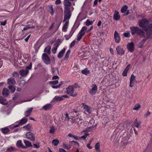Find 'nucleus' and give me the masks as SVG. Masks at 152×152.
I'll return each mask as SVG.
<instances>
[{
  "instance_id": "052dcab7",
  "label": "nucleus",
  "mask_w": 152,
  "mask_h": 152,
  "mask_svg": "<svg viewBox=\"0 0 152 152\" xmlns=\"http://www.w3.org/2000/svg\"><path fill=\"white\" fill-rule=\"evenodd\" d=\"M141 124V122H139L136 123L135 126L137 128H139Z\"/></svg>"
},
{
  "instance_id": "2eb2a0df",
  "label": "nucleus",
  "mask_w": 152,
  "mask_h": 152,
  "mask_svg": "<svg viewBox=\"0 0 152 152\" xmlns=\"http://www.w3.org/2000/svg\"><path fill=\"white\" fill-rule=\"evenodd\" d=\"M53 107V105L50 104H47L44 106L42 109L45 110H51Z\"/></svg>"
},
{
  "instance_id": "f3484780",
  "label": "nucleus",
  "mask_w": 152,
  "mask_h": 152,
  "mask_svg": "<svg viewBox=\"0 0 152 152\" xmlns=\"http://www.w3.org/2000/svg\"><path fill=\"white\" fill-rule=\"evenodd\" d=\"M10 91L9 90L6 88H4L2 91V94L4 97H7L9 95Z\"/></svg>"
},
{
  "instance_id": "1a4fd4ad",
  "label": "nucleus",
  "mask_w": 152,
  "mask_h": 152,
  "mask_svg": "<svg viewBox=\"0 0 152 152\" xmlns=\"http://www.w3.org/2000/svg\"><path fill=\"white\" fill-rule=\"evenodd\" d=\"M127 47L128 50L130 52H132L134 50V45L133 42L128 43Z\"/></svg>"
},
{
  "instance_id": "58836bf2",
  "label": "nucleus",
  "mask_w": 152,
  "mask_h": 152,
  "mask_svg": "<svg viewBox=\"0 0 152 152\" xmlns=\"http://www.w3.org/2000/svg\"><path fill=\"white\" fill-rule=\"evenodd\" d=\"M13 86H9L8 87V88L11 91L12 93L14 92L15 90V88Z\"/></svg>"
},
{
  "instance_id": "a18cd8bd",
  "label": "nucleus",
  "mask_w": 152,
  "mask_h": 152,
  "mask_svg": "<svg viewBox=\"0 0 152 152\" xmlns=\"http://www.w3.org/2000/svg\"><path fill=\"white\" fill-rule=\"evenodd\" d=\"M58 80H56L54 81H50L49 82V84L51 85H55L58 84Z\"/></svg>"
},
{
  "instance_id": "6e6552de",
  "label": "nucleus",
  "mask_w": 152,
  "mask_h": 152,
  "mask_svg": "<svg viewBox=\"0 0 152 152\" xmlns=\"http://www.w3.org/2000/svg\"><path fill=\"white\" fill-rule=\"evenodd\" d=\"M26 136V138L32 141H34L35 140V139L34 135L31 132H27Z\"/></svg>"
},
{
  "instance_id": "4be33fe9",
  "label": "nucleus",
  "mask_w": 152,
  "mask_h": 152,
  "mask_svg": "<svg viewBox=\"0 0 152 152\" xmlns=\"http://www.w3.org/2000/svg\"><path fill=\"white\" fill-rule=\"evenodd\" d=\"M0 103L2 104L6 105L7 104V102L6 99L0 96Z\"/></svg>"
},
{
  "instance_id": "dca6fc26",
  "label": "nucleus",
  "mask_w": 152,
  "mask_h": 152,
  "mask_svg": "<svg viewBox=\"0 0 152 152\" xmlns=\"http://www.w3.org/2000/svg\"><path fill=\"white\" fill-rule=\"evenodd\" d=\"M120 16L119 15V12L115 10V11L113 17L114 19L115 20H118L120 19Z\"/></svg>"
},
{
  "instance_id": "338daca9",
  "label": "nucleus",
  "mask_w": 152,
  "mask_h": 152,
  "mask_svg": "<svg viewBox=\"0 0 152 152\" xmlns=\"http://www.w3.org/2000/svg\"><path fill=\"white\" fill-rule=\"evenodd\" d=\"M54 24V23H53L50 26V27H49V30H50L52 29V28L53 27Z\"/></svg>"
},
{
  "instance_id": "49530a36",
  "label": "nucleus",
  "mask_w": 152,
  "mask_h": 152,
  "mask_svg": "<svg viewBox=\"0 0 152 152\" xmlns=\"http://www.w3.org/2000/svg\"><path fill=\"white\" fill-rule=\"evenodd\" d=\"M140 105H139V104L136 105L134 106V107L133 108V110H137L139 109L140 108Z\"/></svg>"
},
{
  "instance_id": "f03ea898",
  "label": "nucleus",
  "mask_w": 152,
  "mask_h": 152,
  "mask_svg": "<svg viewBox=\"0 0 152 152\" xmlns=\"http://www.w3.org/2000/svg\"><path fill=\"white\" fill-rule=\"evenodd\" d=\"M65 119L68 121H71L72 124H77L79 126H82V124H84V123L82 121L79 123V122L82 121V119L81 118L79 117L77 115L76 116H71V117H68Z\"/></svg>"
},
{
  "instance_id": "aec40b11",
  "label": "nucleus",
  "mask_w": 152,
  "mask_h": 152,
  "mask_svg": "<svg viewBox=\"0 0 152 152\" xmlns=\"http://www.w3.org/2000/svg\"><path fill=\"white\" fill-rule=\"evenodd\" d=\"M16 145L19 148H27L26 146L23 145L21 140H18L17 142Z\"/></svg>"
},
{
  "instance_id": "393cba45",
  "label": "nucleus",
  "mask_w": 152,
  "mask_h": 152,
  "mask_svg": "<svg viewBox=\"0 0 152 152\" xmlns=\"http://www.w3.org/2000/svg\"><path fill=\"white\" fill-rule=\"evenodd\" d=\"M130 65L129 64L126 68L122 73V75L124 76H126L127 75V73L129 69Z\"/></svg>"
},
{
  "instance_id": "7c9ffc66",
  "label": "nucleus",
  "mask_w": 152,
  "mask_h": 152,
  "mask_svg": "<svg viewBox=\"0 0 152 152\" xmlns=\"http://www.w3.org/2000/svg\"><path fill=\"white\" fill-rule=\"evenodd\" d=\"M87 28L86 26H83L80 31V34H81L83 35H84L86 33V31L87 30Z\"/></svg>"
},
{
  "instance_id": "a211bd4d",
  "label": "nucleus",
  "mask_w": 152,
  "mask_h": 152,
  "mask_svg": "<svg viewBox=\"0 0 152 152\" xmlns=\"http://www.w3.org/2000/svg\"><path fill=\"white\" fill-rule=\"evenodd\" d=\"M28 71L26 69L25 70H21L19 71V73L22 76L24 77L26 76L27 74L28 73Z\"/></svg>"
},
{
  "instance_id": "ea45409f",
  "label": "nucleus",
  "mask_w": 152,
  "mask_h": 152,
  "mask_svg": "<svg viewBox=\"0 0 152 152\" xmlns=\"http://www.w3.org/2000/svg\"><path fill=\"white\" fill-rule=\"evenodd\" d=\"M59 143V141L57 139H54L52 141V143L53 145L55 146H56L58 145Z\"/></svg>"
},
{
  "instance_id": "b1692460",
  "label": "nucleus",
  "mask_w": 152,
  "mask_h": 152,
  "mask_svg": "<svg viewBox=\"0 0 152 152\" xmlns=\"http://www.w3.org/2000/svg\"><path fill=\"white\" fill-rule=\"evenodd\" d=\"M65 48H64L63 49L61 50V51H60L59 53L58 54V58H61L63 57V55L65 53Z\"/></svg>"
},
{
  "instance_id": "c9c22d12",
  "label": "nucleus",
  "mask_w": 152,
  "mask_h": 152,
  "mask_svg": "<svg viewBox=\"0 0 152 152\" xmlns=\"http://www.w3.org/2000/svg\"><path fill=\"white\" fill-rule=\"evenodd\" d=\"M1 131L4 134H6L9 132V129L7 128H5L2 129Z\"/></svg>"
},
{
  "instance_id": "09e8293b",
  "label": "nucleus",
  "mask_w": 152,
  "mask_h": 152,
  "mask_svg": "<svg viewBox=\"0 0 152 152\" xmlns=\"http://www.w3.org/2000/svg\"><path fill=\"white\" fill-rule=\"evenodd\" d=\"M19 96V94L15 93L14 94V96L12 98V99L13 100H15Z\"/></svg>"
},
{
  "instance_id": "c85d7f7f",
  "label": "nucleus",
  "mask_w": 152,
  "mask_h": 152,
  "mask_svg": "<svg viewBox=\"0 0 152 152\" xmlns=\"http://www.w3.org/2000/svg\"><path fill=\"white\" fill-rule=\"evenodd\" d=\"M64 99L62 96L60 97L57 96H56L53 99L54 101H59Z\"/></svg>"
},
{
  "instance_id": "ddd939ff",
  "label": "nucleus",
  "mask_w": 152,
  "mask_h": 152,
  "mask_svg": "<svg viewBox=\"0 0 152 152\" xmlns=\"http://www.w3.org/2000/svg\"><path fill=\"white\" fill-rule=\"evenodd\" d=\"M117 53L119 55L122 56L124 53V49L119 46H118L116 48Z\"/></svg>"
},
{
  "instance_id": "5701e85b",
  "label": "nucleus",
  "mask_w": 152,
  "mask_h": 152,
  "mask_svg": "<svg viewBox=\"0 0 152 152\" xmlns=\"http://www.w3.org/2000/svg\"><path fill=\"white\" fill-rule=\"evenodd\" d=\"M58 45V43L57 42H56L54 44V47L53 48L52 50V52L53 53H56Z\"/></svg>"
},
{
  "instance_id": "13d9d810",
  "label": "nucleus",
  "mask_w": 152,
  "mask_h": 152,
  "mask_svg": "<svg viewBox=\"0 0 152 152\" xmlns=\"http://www.w3.org/2000/svg\"><path fill=\"white\" fill-rule=\"evenodd\" d=\"M89 135V134H86L85 135L82 136L80 137V139H83V140H85L87 136Z\"/></svg>"
},
{
  "instance_id": "de8ad7c7",
  "label": "nucleus",
  "mask_w": 152,
  "mask_h": 152,
  "mask_svg": "<svg viewBox=\"0 0 152 152\" xmlns=\"http://www.w3.org/2000/svg\"><path fill=\"white\" fill-rule=\"evenodd\" d=\"M63 147L64 148H66L68 149H69L71 148L70 145H66L64 143L63 144Z\"/></svg>"
},
{
  "instance_id": "0e129e2a",
  "label": "nucleus",
  "mask_w": 152,
  "mask_h": 152,
  "mask_svg": "<svg viewBox=\"0 0 152 152\" xmlns=\"http://www.w3.org/2000/svg\"><path fill=\"white\" fill-rule=\"evenodd\" d=\"M73 138L76 140H79L80 139V137L75 135H74Z\"/></svg>"
},
{
  "instance_id": "680f3d73",
  "label": "nucleus",
  "mask_w": 152,
  "mask_h": 152,
  "mask_svg": "<svg viewBox=\"0 0 152 152\" xmlns=\"http://www.w3.org/2000/svg\"><path fill=\"white\" fill-rule=\"evenodd\" d=\"M29 29V26H26V27H24L23 29L22 30V31H25V30H28V29Z\"/></svg>"
},
{
  "instance_id": "79ce46f5",
  "label": "nucleus",
  "mask_w": 152,
  "mask_h": 152,
  "mask_svg": "<svg viewBox=\"0 0 152 152\" xmlns=\"http://www.w3.org/2000/svg\"><path fill=\"white\" fill-rule=\"evenodd\" d=\"M128 8V7L127 5H124L121 9V12L122 13H124L126 12Z\"/></svg>"
},
{
  "instance_id": "a19ab883",
  "label": "nucleus",
  "mask_w": 152,
  "mask_h": 152,
  "mask_svg": "<svg viewBox=\"0 0 152 152\" xmlns=\"http://www.w3.org/2000/svg\"><path fill=\"white\" fill-rule=\"evenodd\" d=\"M23 129L26 128L28 131H31V126L29 124H28L26 126H23Z\"/></svg>"
},
{
  "instance_id": "5fc2aeb1",
  "label": "nucleus",
  "mask_w": 152,
  "mask_h": 152,
  "mask_svg": "<svg viewBox=\"0 0 152 152\" xmlns=\"http://www.w3.org/2000/svg\"><path fill=\"white\" fill-rule=\"evenodd\" d=\"M76 41L75 40L73 41L71 43L70 45V47H72L75 45Z\"/></svg>"
},
{
  "instance_id": "473e14b6",
  "label": "nucleus",
  "mask_w": 152,
  "mask_h": 152,
  "mask_svg": "<svg viewBox=\"0 0 152 152\" xmlns=\"http://www.w3.org/2000/svg\"><path fill=\"white\" fill-rule=\"evenodd\" d=\"M83 108L88 113H91L90 107H89L87 105H84L83 106Z\"/></svg>"
},
{
  "instance_id": "bb28decb",
  "label": "nucleus",
  "mask_w": 152,
  "mask_h": 152,
  "mask_svg": "<svg viewBox=\"0 0 152 152\" xmlns=\"http://www.w3.org/2000/svg\"><path fill=\"white\" fill-rule=\"evenodd\" d=\"M68 25L69 22L68 21H66L63 26L62 29L64 32H66L67 31Z\"/></svg>"
},
{
  "instance_id": "9d476101",
  "label": "nucleus",
  "mask_w": 152,
  "mask_h": 152,
  "mask_svg": "<svg viewBox=\"0 0 152 152\" xmlns=\"http://www.w3.org/2000/svg\"><path fill=\"white\" fill-rule=\"evenodd\" d=\"M114 38L115 41L117 43H119L120 41V37L118 33L115 31L114 34Z\"/></svg>"
},
{
  "instance_id": "4d7b16f0",
  "label": "nucleus",
  "mask_w": 152,
  "mask_h": 152,
  "mask_svg": "<svg viewBox=\"0 0 152 152\" xmlns=\"http://www.w3.org/2000/svg\"><path fill=\"white\" fill-rule=\"evenodd\" d=\"M32 64L31 63L29 65V66H26V70H27V69H29V70H30L31 69V68H32Z\"/></svg>"
},
{
  "instance_id": "864d4df0",
  "label": "nucleus",
  "mask_w": 152,
  "mask_h": 152,
  "mask_svg": "<svg viewBox=\"0 0 152 152\" xmlns=\"http://www.w3.org/2000/svg\"><path fill=\"white\" fill-rule=\"evenodd\" d=\"M14 150V148L12 147L8 148L7 150V152H11Z\"/></svg>"
},
{
  "instance_id": "7ed1b4c3",
  "label": "nucleus",
  "mask_w": 152,
  "mask_h": 152,
  "mask_svg": "<svg viewBox=\"0 0 152 152\" xmlns=\"http://www.w3.org/2000/svg\"><path fill=\"white\" fill-rule=\"evenodd\" d=\"M148 21L145 18L142 19L140 21L139 23V25L140 27L142 28H145L144 30L146 31V29H149L151 26V30L152 32V26L151 24L148 25Z\"/></svg>"
},
{
  "instance_id": "6e6d98bb",
  "label": "nucleus",
  "mask_w": 152,
  "mask_h": 152,
  "mask_svg": "<svg viewBox=\"0 0 152 152\" xmlns=\"http://www.w3.org/2000/svg\"><path fill=\"white\" fill-rule=\"evenodd\" d=\"M7 22V20H5L3 22L1 21L0 22L1 25L2 26H5Z\"/></svg>"
},
{
  "instance_id": "423d86ee",
  "label": "nucleus",
  "mask_w": 152,
  "mask_h": 152,
  "mask_svg": "<svg viewBox=\"0 0 152 152\" xmlns=\"http://www.w3.org/2000/svg\"><path fill=\"white\" fill-rule=\"evenodd\" d=\"M42 59L44 62L46 64H49L50 63V58L46 53H43L42 56Z\"/></svg>"
},
{
  "instance_id": "0eeeda50",
  "label": "nucleus",
  "mask_w": 152,
  "mask_h": 152,
  "mask_svg": "<svg viewBox=\"0 0 152 152\" xmlns=\"http://www.w3.org/2000/svg\"><path fill=\"white\" fill-rule=\"evenodd\" d=\"M66 90L67 93L71 96H75L77 95V94L76 93H74V90L73 86H69L66 88Z\"/></svg>"
},
{
  "instance_id": "e433bc0d",
  "label": "nucleus",
  "mask_w": 152,
  "mask_h": 152,
  "mask_svg": "<svg viewBox=\"0 0 152 152\" xmlns=\"http://www.w3.org/2000/svg\"><path fill=\"white\" fill-rule=\"evenodd\" d=\"M82 73L85 75H87L89 73V71L88 70V69L86 68L82 71Z\"/></svg>"
},
{
  "instance_id": "4468645a",
  "label": "nucleus",
  "mask_w": 152,
  "mask_h": 152,
  "mask_svg": "<svg viewBox=\"0 0 152 152\" xmlns=\"http://www.w3.org/2000/svg\"><path fill=\"white\" fill-rule=\"evenodd\" d=\"M7 84L9 86L14 85L16 83L14 78L10 77L7 80Z\"/></svg>"
},
{
  "instance_id": "bf43d9fd",
  "label": "nucleus",
  "mask_w": 152,
  "mask_h": 152,
  "mask_svg": "<svg viewBox=\"0 0 152 152\" xmlns=\"http://www.w3.org/2000/svg\"><path fill=\"white\" fill-rule=\"evenodd\" d=\"M83 35L81 34H80L78 36L77 38V40L78 41H80V39L82 38L83 36Z\"/></svg>"
},
{
  "instance_id": "39448f33",
  "label": "nucleus",
  "mask_w": 152,
  "mask_h": 152,
  "mask_svg": "<svg viewBox=\"0 0 152 152\" xmlns=\"http://www.w3.org/2000/svg\"><path fill=\"white\" fill-rule=\"evenodd\" d=\"M64 18L63 22L69 20L71 16L70 9L69 7H65L64 10Z\"/></svg>"
},
{
  "instance_id": "c756f323",
  "label": "nucleus",
  "mask_w": 152,
  "mask_h": 152,
  "mask_svg": "<svg viewBox=\"0 0 152 152\" xmlns=\"http://www.w3.org/2000/svg\"><path fill=\"white\" fill-rule=\"evenodd\" d=\"M100 143L99 142L96 143L95 145V148L96 152H100Z\"/></svg>"
},
{
  "instance_id": "4c0bfd02",
  "label": "nucleus",
  "mask_w": 152,
  "mask_h": 152,
  "mask_svg": "<svg viewBox=\"0 0 152 152\" xmlns=\"http://www.w3.org/2000/svg\"><path fill=\"white\" fill-rule=\"evenodd\" d=\"M94 20L91 21L89 20L88 19L85 22V24L86 26H89L90 25H91L93 24Z\"/></svg>"
},
{
  "instance_id": "9b49d317",
  "label": "nucleus",
  "mask_w": 152,
  "mask_h": 152,
  "mask_svg": "<svg viewBox=\"0 0 152 152\" xmlns=\"http://www.w3.org/2000/svg\"><path fill=\"white\" fill-rule=\"evenodd\" d=\"M136 77L133 74H132L131 75V77L130 78V87H132L133 86L134 84V82L135 81Z\"/></svg>"
},
{
  "instance_id": "f704fd0d",
  "label": "nucleus",
  "mask_w": 152,
  "mask_h": 152,
  "mask_svg": "<svg viewBox=\"0 0 152 152\" xmlns=\"http://www.w3.org/2000/svg\"><path fill=\"white\" fill-rule=\"evenodd\" d=\"M23 142L26 145V147H30V146H32V145H31V143L29 142L28 141L26 140H23Z\"/></svg>"
},
{
  "instance_id": "69168bd1",
  "label": "nucleus",
  "mask_w": 152,
  "mask_h": 152,
  "mask_svg": "<svg viewBox=\"0 0 152 152\" xmlns=\"http://www.w3.org/2000/svg\"><path fill=\"white\" fill-rule=\"evenodd\" d=\"M59 78V77L57 75L54 76L52 78L53 80Z\"/></svg>"
},
{
  "instance_id": "f257e3e1",
  "label": "nucleus",
  "mask_w": 152,
  "mask_h": 152,
  "mask_svg": "<svg viewBox=\"0 0 152 152\" xmlns=\"http://www.w3.org/2000/svg\"><path fill=\"white\" fill-rule=\"evenodd\" d=\"M131 29V32L132 34L133 35L135 34H137L140 37H145L146 35L144 29L140 28L137 27L132 26L130 27Z\"/></svg>"
},
{
  "instance_id": "cd10ccee",
  "label": "nucleus",
  "mask_w": 152,
  "mask_h": 152,
  "mask_svg": "<svg viewBox=\"0 0 152 152\" xmlns=\"http://www.w3.org/2000/svg\"><path fill=\"white\" fill-rule=\"evenodd\" d=\"M28 119L26 117L23 118L19 122L20 125H22L26 123L27 122Z\"/></svg>"
},
{
  "instance_id": "603ef678",
  "label": "nucleus",
  "mask_w": 152,
  "mask_h": 152,
  "mask_svg": "<svg viewBox=\"0 0 152 152\" xmlns=\"http://www.w3.org/2000/svg\"><path fill=\"white\" fill-rule=\"evenodd\" d=\"M49 11L51 14L53 15V9L52 6L50 7Z\"/></svg>"
},
{
  "instance_id": "e2e57ef3",
  "label": "nucleus",
  "mask_w": 152,
  "mask_h": 152,
  "mask_svg": "<svg viewBox=\"0 0 152 152\" xmlns=\"http://www.w3.org/2000/svg\"><path fill=\"white\" fill-rule=\"evenodd\" d=\"M151 114L150 112L148 111H147V113H146V114L145 115L144 117H147V116H148L150 114Z\"/></svg>"
},
{
  "instance_id": "3c124183",
  "label": "nucleus",
  "mask_w": 152,
  "mask_h": 152,
  "mask_svg": "<svg viewBox=\"0 0 152 152\" xmlns=\"http://www.w3.org/2000/svg\"><path fill=\"white\" fill-rule=\"evenodd\" d=\"M56 70H57V73L59 74V70L58 68H56V69H55L53 67L52 68V72L53 73H55V72Z\"/></svg>"
},
{
  "instance_id": "20e7f679",
  "label": "nucleus",
  "mask_w": 152,
  "mask_h": 152,
  "mask_svg": "<svg viewBox=\"0 0 152 152\" xmlns=\"http://www.w3.org/2000/svg\"><path fill=\"white\" fill-rule=\"evenodd\" d=\"M151 26L149 29H146V35L145 37H142L144 38L142 40L141 42L139 44V47L142 48L143 47V44L145 43L146 40L149 38L151 35L152 34V32L151 30Z\"/></svg>"
},
{
  "instance_id": "37998d69",
  "label": "nucleus",
  "mask_w": 152,
  "mask_h": 152,
  "mask_svg": "<svg viewBox=\"0 0 152 152\" xmlns=\"http://www.w3.org/2000/svg\"><path fill=\"white\" fill-rule=\"evenodd\" d=\"M96 124L95 125H93L91 126H90L86 128V131H90L91 130L93 129L94 128L96 127Z\"/></svg>"
},
{
  "instance_id": "a878e982",
  "label": "nucleus",
  "mask_w": 152,
  "mask_h": 152,
  "mask_svg": "<svg viewBox=\"0 0 152 152\" xmlns=\"http://www.w3.org/2000/svg\"><path fill=\"white\" fill-rule=\"evenodd\" d=\"M130 65L129 64L126 68L122 73V75L124 76H126L127 75V73L129 69Z\"/></svg>"
},
{
  "instance_id": "f8f14e48",
  "label": "nucleus",
  "mask_w": 152,
  "mask_h": 152,
  "mask_svg": "<svg viewBox=\"0 0 152 152\" xmlns=\"http://www.w3.org/2000/svg\"><path fill=\"white\" fill-rule=\"evenodd\" d=\"M97 90V87L96 85H93L92 88L89 90V92L92 95L95 94Z\"/></svg>"
},
{
  "instance_id": "412c9836",
  "label": "nucleus",
  "mask_w": 152,
  "mask_h": 152,
  "mask_svg": "<svg viewBox=\"0 0 152 152\" xmlns=\"http://www.w3.org/2000/svg\"><path fill=\"white\" fill-rule=\"evenodd\" d=\"M69 0H64V4L65 7H69L71 6V3L69 1Z\"/></svg>"
},
{
  "instance_id": "2f4dec72",
  "label": "nucleus",
  "mask_w": 152,
  "mask_h": 152,
  "mask_svg": "<svg viewBox=\"0 0 152 152\" xmlns=\"http://www.w3.org/2000/svg\"><path fill=\"white\" fill-rule=\"evenodd\" d=\"M50 46L48 45L45 48L44 50V51L49 54L50 53Z\"/></svg>"
},
{
  "instance_id": "774afa93",
  "label": "nucleus",
  "mask_w": 152,
  "mask_h": 152,
  "mask_svg": "<svg viewBox=\"0 0 152 152\" xmlns=\"http://www.w3.org/2000/svg\"><path fill=\"white\" fill-rule=\"evenodd\" d=\"M59 151L60 152H66L65 150L62 148H60Z\"/></svg>"
},
{
  "instance_id": "c03bdc74",
  "label": "nucleus",
  "mask_w": 152,
  "mask_h": 152,
  "mask_svg": "<svg viewBox=\"0 0 152 152\" xmlns=\"http://www.w3.org/2000/svg\"><path fill=\"white\" fill-rule=\"evenodd\" d=\"M49 132L50 133H53L55 131V127L52 126L50 128V129L49 130Z\"/></svg>"
},
{
  "instance_id": "6ab92c4d",
  "label": "nucleus",
  "mask_w": 152,
  "mask_h": 152,
  "mask_svg": "<svg viewBox=\"0 0 152 152\" xmlns=\"http://www.w3.org/2000/svg\"><path fill=\"white\" fill-rule=\"evenodd\" d=\"M33 110V107H31L29 108L28 110H27L25 112V116L26 117H28L30 116L31 114V113Z\"/></svg>"
},
{
  "instance_id": "72a5a7b5",
  "label": "nucleus",
  "mask_w": 152,
  "mask_h": 152,
  "mask_svg": "<svg viewBox=\"0 0 152 152\" xmlns=\"http://www.w3.org/2000/svg\"><path fill=\"white\" fill-rule=\"evenodd\" d=\"M70 50H69L66 53L65 56L64 57V59L65 60H67L69 57V54L70 53Z\"/></svg>"
},
{
  "instance_id": "8fccbe9b",
  "label": "nucleus",
  "mask_w": 152,
  "mask_h": 152,
  "mask_svg": "<svg viewBox=\"0 0 152 152\" xmlns=\"http://www.w3.org/2000/svg\"><path fill=\"white\" fill-rule=\"evenodd\" d=\"M123 35L124 36L126 37H129L130 36V34L129 33H124Z\"/></svg>"
}]
</instances>
